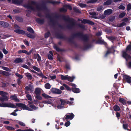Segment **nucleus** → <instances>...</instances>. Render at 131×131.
Returning <instances> with one entry per match:
<instances>
[{
  "label": "nucleus",
  "mask_w": 131,
  "mask_h": 131,
  "mask_svg": "<svg viewBox=\"0 0 131 131\" xmlns=\"http://www.w3.org/2000/svg\"><path fill=\"white\" fill-rule=\"evenodd\" d=\"M61 79L62 80H67L69 81L72 82L73 81V79L75 78V77H71L67 75L64 76L63 75H61Z\"/></svg>",
  "instance_id": "obj_5"
},
{
  "label": "nucleus",
  "mask_w": 131,
  "mask_h": 131,
  "mask_svg": "<svg viewBox=\"0 0 131 131\" xmlns=\"http://www.w3.org/2000/svg\"><path fill=\"white\" fill-rule=\"evenodd\" d=\"M0 107H9L16 108V106L13 104L10 103H0Z\"/></svg>",
  "instance_id": "obj_3"
},
{
  "label": "nucleus",
  "mask_w": 131,
  "mask_h": 131,
  "mask_svg": "<svg viewBox=\"0 0 131 131\" xmlns=\"http://www.w3.org/2000/svg\"><path fill=\"white\" fill-rule=\"evenodd\" d=\"M72 90L74 92L76 93H78L80 92L79 89L76 88H72Z\"/></svg>",
  "instance_id": "obj_17"
},
{
  "label": "nucleus",
  "mask_w": 131,
  "mask_h": 131,
  "mask_svg": "<svg viewBox=\"0 0 131 131\" xmlns=\"http://www.w3.org/2000/svg\"><path fill=\"white\" fill-rule=\"evenodd\" d=\"M32 52L31 50H30L29 52H28L26 50H19L18 51V53H25L29 55Z\"/></svg>",
  "instance_id": "obj_14"
},
{
  "label": "nucleus",
  "mask_w": 131,
  "mask_h": 131,
  "mask_svg": "<svg viewBox=\"0 0 131 131\" xmlns=\"http://www.w3.org/2000/svg\"><path fill=\"white\" fill-rule=\"evenodd\" d=\"M65 6L66 7L68 8L70 10H71L72 9L70 5L69 4L66 5Z\"/></svg>",
  "instance_id": "obj_39"
},
{
  "label": "nucleus",
  "mask_w": 131,
  "mask_h": 131,
  "mask_svg": "<svg viewBox=\"0 0 131 131\" xmlns=\"http://www.w3.org/2000/svg\"><path fill=\"white\" fill-rule=\"evenodd\" d=\"M102 34V32L100 31L96 34V35L97 36H100Z\"/></svg>",
  "instance_id": "obj_61"
},
{
  "label": "nucleus",
  "mask_w": 131,
  "mask_h": 131,
  "mask_svg": "<svg viewBox=\"0 0 131 131\" xmlns=\"http://www.w3.org/2000/svg\"><path fill=\"white\" fill-rule=\"evenodd\" d=\"M14 31L19 34H23L25 33V32L23 30L19 29L14 30Z\"/></svg>",
  "instance_id": "obj_16"
},
{
  "label": "nucleus",
  "mask_w": 131,
  "mask_h": 131,
  "mask_svg": "<svg viewBox=\"0 0 131 131\" xmlns=\"http://www.w3.org/2000/svg\"><path fill=\"white\" fill-rule=\"evenodd\" d=\"M25 74L28 79H31L32 77L30 73H25Z\"/></svg>",
  "instance_id": "obj_18"
},
{
  "label": "nucleus",
  "mask_w": 131,
  "mask_h": 131,
  "mask_svg": "<svg viewBox=\"0 0 131 131\" xmlns=\"http://www.w3.org/2000/svg\"><path fill=\"white\" fill-rule=\"evenodd\" d=\"M128 51H131V46L128 45L126 48V51H123L122 52L123 56L125 58L127 61H131V57L128 55L126 53ZM129 68H131V62H129L128 65Z\"/></svg>",
  "instance_id": "obj_1"
},
{
  "label": "nucleus",
  "mask_w": 131,
  "mask_h": 131,
  "mask_svg": "<svg viewBox=\"0 0 131 131\" xmlns=\"http://www.w3.org/2000/svg\"><path fill=\"white\" fill-rule=\"evenodd\" d=\"M24 42L28 46L29 45V43L28 41H27L26 40H24Z\"/></svg>",
  "instance_id": "obj_57"
},
{
  "label": "nucleus",
  "mask_w": 131,
  "mask_h": 131,
  "mask_svg": "<svg viewBox=\"0 0 131 131\" xmlns=\"http://www.w3.org/2000/svg\"><path fill=\"white\" fill-rule=\"evenodd\" d=\"M16 105H14L16 106V108L17 107H20L22 108L24 110H27L29 111H31L32 110L30 108L27 107L26 105L24 104L21 103H16Z\"/></svg>",
  "instance_id": "obj_4"
},
{
  "label": "nucleus",
  "mask_w": 131,
  "mask_h": 131,
  "mask_svg": "<svg viewBox=\"0 0 131 131\" xmlns=\"http://www.w3.org/2000/svg\"><path fill=\"white\" fill-rule=\"evenodd\" d=\"M42 95L43 97H44L46 99H48L51 98V97L50 96L48 95H47V94L45 93L42 94Z\"/></svg>",
  "instance_id": "obj_21"
},
{
  "label": "nucleus",
  "mask_w": 131,
  "mask_h": 131,
  "mask_svg": "<svg viewBox=\"0 0 131 131\" xmlns=\"http://www.w3.org/2000/svg\"><path fill=\"white\" fill-rule=\"evenodd\" d=\"M7 128L8 130H13L14 129V128L11 126H8Z\"/></svg>",
  "instance_id": "obj_45"
},
{
  "label": "nucleus",
  "mask_w": 131,
  "mask_h": 131,
  "mask_svg": "<svg viewBox=\"0 0 131 131\" xmlns=\"http://www.w3.org/2000/svg\"><path fill=\"white\" fill-rule=\"evenodd\" d=\"M60 101L61 102V105H63L64 103H66V101L65 100L61 99V100H60Z\"/></svg>",
  "instance_id": "obj_42"
},
{
  "label": "nucleus",
  "mask_w": 131,
  "mask_h": 131,
  "mask_svg": "<svg viewBox=\"0 0 131 131\" xmlns=\"http://www.w3.org/2000/svg\"><path fill=\"white\" fill-rule=\"evenodd\" d=\"M27 30L33 34L34 33V31L33 29L30 27H28L27 28Z\"/></svg>",
  "instance_id": "obj_23"
},
{
  "label": "nucleus",
  "mask_w": 131,
  "mask_h": 131,
  "mask_svg": "<svg viewBox=\"0 0 131 131\" xmlns=\"http://www.w3.org/2000/svg\"><path fill=\"white\" fill-rule=\"evenodd\" d=\"M33 68L34 69L38 72H39L40 71V69L34 66Z\"/></svg>",
  "instance_id": "obj_36"
},
{
  "label": "nucleus",
  "mask_w": 131,
  "mask_h": 131,
  "mask_svg": "<svg viewBox=\"0 0 131 131\" xmlns=\"http://www.w3.org/2000/svg\"><path fill=\"white\" fill-rule=\"evenodd\" d=\"M128 127V125L127 124H123V127L125 129H126Z\"/></svg>",
  "instance_id": "obj_49"
},
{
  "label": "nucleus",
  "mask_w": 131,
  "mask_h": 131,
  "mask_svg": "<svg viewBox=\"0 0 131 131\" xmlns=\"http://www.w3.org/2000/svg\"><path fill=\"white\" fill-rule=\"evenodd\" d=\"M119 101L120 102L123 104L125 103H126L125 100L123 98H120L119 100Z\"/></svg>",
  "instance_id": "obj_31"
},
{
  "label": "nucleus",
  "mask_w": 131,
  "mask_h": 131,
  "mask_svg": "<svg viewBox=\"0 0 131 131\" xmlns=\"http://www.w3.org/2000/svg\"><path fill=\"white\" fill-rule=\"evenodd\" d=\"M73 9L74 10L77 12H78L79 11V9L77 8L76 7H75L73 8Z\"/></svg>",
  "instance_id": "obj_48"
},
{
  "label": "nucleus",
  "mask_w": 131,
  "mask_h": 131,
  "mask_svg": "<svg viewBox=\"0 0 131 131\" xmlns=\"http://www.w3.org/2000/svg\"><path fill=\"white\" fill-rule=\"evenodd\" d=\"M37 60L38 62L40 61L41 60V57L39 55L37 58Z\"/></svg>",
  "instance_id": "obj_56"
},
{
  "label": "nucleus",
  "mask_w": 131,
  "mask_h": 131,
  "mask_svg": "<svg viewBox=\"0 0 131 131\" xmlns=\"http://www.w3.org/2000/svg\"><path fill=\"white\" fill-rule=\"evenodd\" d=\"M114 110L115 111H119L120 110V108L117 105H115L113 107Z\"/></svg>",
  "instance_id": "obj_24"
},
{
  "label": "nucleus",
  "mask_w": 131,
  "mask_h": 131,
  "mask_svg": "<svg viewBox=\"0 0 131 131\" xmlns=\"http://www.w3.org/2000/svg\"><path fill=\"white\" fill-rule=\"evenodd\" d=\"M66 103L69 104L70 105H71L73 103V102L67 101Z\"/></svg>",
  "instance_id": "obj_50"
},
{
  "label": "nucleus",
  "mask_w": 131,
  "mask_h": 131,
  "mask_svg": "<svg viewBox=\"0 0 131 131\" xmlns=\"http://www.w3.org/2000/svg\"><path fill=\"white\" fill-rule=\"evenodd\" d=\"M60 10L61 11L65 12L67 11V10L64 8H62Z\"/></svg>",
  "instance_id": "obj_59"
},
{
  "label": "nucleus",
  "mask_w": 131,
  "mask_h": 131,
  "mask_svg": "<svg viewBox=\"0 0 131 131\" xmlns=\"http://www.w3.org/2000/svg\"><path fill=\"white\" fill-rule=\"evenodd\" d=\"M74 115L73 113H68L65 116L66 119H72L74 117Z\"/></svg>",
  "instance_id": "obj_8"
},
{
  "label": "nucleus",
  "mask_w": 131,
  "mask_h": 131,
  "mask_svg": "<svg viewBox=\"0 0 131 131\" xmlns=\"http://www.w3.org/2000/svg\"><path fill=\"white\" fill-rule=\"evenodd\" d=\"M104 9L103 7L100 6L97 7V10L98 11H100Z\"/></svg>",
  "instance_id": "obj_33"
},
{
  "label": "nucleus",
  "mask_w": 131,
  "mask_h": 131,
  "mask_svg": "<svg viewBox=\"0 0 131 131\" xmlns=\"http://www.w3.org/2000/svg\"><path fill=\"white\" fill-rule=\"evenodd\" d=\"M8 24L3 21H0V26L1 27H6L8 26Z\"/></svg>",
  "instance_id": "obj_10"
},
{
  "label": "nucleus",
  "mask_w": 131,
  "mask_h": 131,
  "mask_svg": "<svg viewBox=\"0 0 131 131\" xmlns=\"http://www.w3.org/2000/svg\"><path fill=\"white\" fill-rule=\"evenodd\" d=\"M26 97L28 100L30 101L32 100V99L31 98V95L29 94H27L26 95Z\"/></svg>",
  "instance_id": "obj_38"
},
{
  "label": "nucleus",
  "mask_w": 131,
  "mask_h": 131,
  "mask_svg": "<svg viewBox=\"0 0 131 131\" xmlns=\"http://www.w3.org/2000/svg\"><path fill=\"white\" fill-rule=\"evenodd\" d=\"M17 122L19 125L22 126H25V124L22 122L18 121Z\"/></svg>",
  "instance_id": "obj_32"
},
{
  "label": "nucleus",
  "mask_w": 131,
  "mask_h": 131,
  "mask_svg": "<svg viewBox=\"0 0 131 131\" xmlns=\"http://www.w3.org/2000/svg\"><path fill=\"white\" fill-rule=\"evenodd\" d=\"M22 67H23L24 68H26V69H28V67L26 65H24L22 66Z\"/></svg>",
  "instance_id": "obj_62"
},
{
  "label": "nucleus",
  "mask_w": 131,
  "mask_h": 131,
  "mask_svg": "<svg viewBox=\"0 0 131 131\" xmlns=\"http://www.w3.org/2000/svg\"><path fill=\"white\" fill-rule=\"evenodd\" d=\"M41 90V89L40 88H37L36 89L35 91V93L36 95H40Z\"/></svg>",
  "instance_id": "obj_13"
},
{
  "label": "nucleus",
  "mask_w": 131,
  "mask_h": 131,
  "mask_svg": "<svg viewBox=\"0 0 131 131\" xmlns=\"http://www.w3.org/2000/svg\"><path fill=\"white\" fill-rule=\"evenodd\" d=\"M49 54L48 56V59L50 60H52L53 59L52 57L53 54L52 52L51 51H50L49 52Z\"/></svg>",
  "instance_id": "obj_19"
},
{
  "label": "nucleus",
  "mask_w": 131,
  "mask_h": 131,
  "mask_svg": "<svg viewBox=\"0 0 131 131\" xmlns=\"http://www.w3.org/2000/svg\"><path fill=\"white\" fill-rule=\"evenodd\" d=\"M25 89L27 91L30 90V91H33V87L31 84H29L28 86H26Z\"/></svg>",
  "instance_id": "obj_11"
},
{
  "label": "nucleus",
  "mask_w": 131,
  "mask_h": 131,
  "mask_svg": "<svg viewBox=\"0 0 131 131\" xmlns=\"http://www.w3.org/2000/svg\"><path fill=\"white\" fill-rule=\"evenodd\" d=\"M2 73L5 75H8V73L5 71H3Z\"/></svg>",
  "instance_id": "obj_52"
},
{
  "label": "nucleus",
  "mask_w": 131,
  "mask_h": 131,
  "mask_svg": "<svg viewBox=\"0 0 131 131\" xmlns=\"http://www.w3.org/2000/svg\"><path fill=\"white\" fill-rule=\"evenodd\" d=\"M12 2L15 4H20V3L18 0H12Z\"/></svg>",
  "instance_id": "obj_35"
},
{
  "label": "nucleus",
  "mask_w": 131,
  "mask_h": 131,
  "mask_svg": "<svg viewBox=\"0 0 131 131\" xmlns=\"http://www.w3.org/2000/svg\"><path fill=\"white\" fill-rule=\"evenodd\" d=\"M10 99L12 100L15 101L16 102H19V100L17 98L16 95L14 94L11 96L10 97Z\"/></svg>",
  "instance_id": "obj_9"
},
{
  "label": "nucleus",
  "mask_w": 131,
  "mask_h": 131,
  "mask_svg": "<svg viewBox=\"0 0 131 131\" xmlns=\"http://www.w3.org/2000/svg\"><path fill=\"white\" fill-rule=\"evenodd\" d=\"M126 24L125 22H124V21L121 23L120 24H118L117 25V26L118 27H122L123 26L125 25Z\"/></svg>",
  "instance_id": "obj_29"
},
{
  "label": "nucleus",
  "mask_w": 131,
  "mask_h": 131,
  "mask_svg": "<svg viewBox=\"0 0 131 131\" xmlns=\"http://www.w3.org/2000/svg\"><path fill=\"white\" fill-rule=\"evenodd\" d=\"M130 20V19L129 18H126L124 19L123 21H124V22H125L126 23L127 22H128L129 20Z\"/></svg>",
  "instance_id": "obj_43"
},
{
  "label": "nucleus",
  "mask_w": 131,
  "mask_h": 131,
  "mask_svg": "<svg viewBox=\"0 0 131 131\" xmlns=\"http://www.w3.org/2000/svg\"><path fill=\"white\" fill-rule=\"evenodd\" d=\"M112 10L111 9H108L105 11L104 14L105 15H109L112 13Z\"/></svg>",
  "instance_id": "obj_12"
},
{
  "label": "nucleus",
  "mask_w": 131,
  "mask_h": 131,
  "mask_svg": "<svg viewBox=\"0 0 131 131\" xmlns=\"http://www.w3.org/2000/svg\"><path fill=\"white\" fill-rule=\"evenodd\" d=\"M24 131H34L33 130L31 129H29L24 130Z\"/></svg>",
  "instance_id": "obj_64"
},
{
  "label": "nucleus",
  "mask_w": 131,
  "mask_h": 131,
  "mask_svg": "<svg viewBox=\"0 0 131 131\" xmlns=\"http://www.w3.org/2000/svg\"><path fill=\"white\" fill-rule=\"evenodd\" d=\"M27 35L28 37L31 38H34L35 37V35H32L30 34H27Z\"/></svg>",
  "instance_id": "obj_27"
},
{
  "label": "nucleus",
  "mask_w": 131,
  "mask_h": 131,
  "mask_svg": "<svg viewBox=\"0 0 131 131\" xmlns=\"http://www.w3.org/2000/svg\"><path fill=\"white\" fill-rule=\"evenodd\" d=\"M127 10H129L131 9V5L130 4H128L127 6Z\"/></svg>",
  "instance_id": "obj_47"
},
{
  "label": "nucleus",
  "mask_w": 131,
  "mask_h": 131,
  "mask_svg": "<svg viewBox=\"0 0 131 131\" xmlns=\"http://www.w3.org/2000/svg\"><path fill=\"white\" fill-rule=\"evenodd\" d=\"M81 22L82 23L84 24L86 23H88L91 24V25H93V23L91 21L89 20H86L85 19H84L83 20H81Z\"/></svg>",
  "instance_id": "obj_15"
},
{
  "label": "nucleus",
  "mask_w": 131,
  "mask_h": 131,
  "mask_svg": "<svg viewBox=\"0 0 131 131\" xmlns=\"http://www.w3.org/2000/svg\"><path fill=\"white\" fill-rule=\"evenodd\" d=\"M49 77L52 80H53L56 79V77L55 75H50L49 76Z\"/></svg>",
  "instance_id": "obj_44"
},
{
  "label": "nucleus",
  "mask_w": 131,
  "mask_h": 131,
  "mask_svg": "<svg viewBox=\"0 0 131 131\" xmlns=\"http://www.w3.org/2000/svg\"><path fill=\"white\" fill-rule=\"evenodd\" d=\"M0 95L2 96L0 97V100L2 102L7 101L8 100V93L3 91H0Z\"/></svg>",
  "instance_id": "obj_2"
},
{
  "label": "nucleus",
  "mask_w": 131,
  "mask_h": 131,
  "mask_svg": "<svg viewBox=\"0 0 131 131\" xmlns=\"http://www.w3.org/2000/svg\"><path fill=\"white\" fill-rule=\"evenodd\" d=\"M22 61V59L20 58H18L16 59L15 61L14 62L15 63H18L21 62Z\"/></svg>",
  "instance_id": "obj_22"
},
{
  "label": "nucleus",
  "mask_w": 131,
  "mask_h": 131,
  "mask_svg": "<svg viewBox=\"0 0 131 131\" xmlns=\"http://www.w3.org/2000/svg\"><path fill=\"white\" fill-rule=\"evenodd\" d=\"M39 95H36L35 97L37 99L39 100H41L42 99V98Z\"/></svg>",
  "instance_id": "obj_40"
},
{
  "label": "nucleus",
  "mask_w": 131,
  "mask_h": 131,
  "mask_svg": "<svg viewBox=\"0 0 131 131\" xmlns=\"http://www.w3.org/2000/svg\"><path fill=\"white\" fill-rule=\"evenodd\" d=\"M51 92L53 93L57 94H60L61 93V91L59 89L53 88L51 89Z\"/></svg>",
  "instance_id": "obj_6"
},
{
  "label": "nucleus",
  "mask_w": 131,
  "mask_h": 131,
  "mask_svg": "<svg viewBox=\"0 0 131 131\" xmlns=\"http://www.w3.org/2000/svg\"><path fill=\"white\" fill-rule=\"evenodd\" d=\"M39 54H35L34 55V57L35 58V59H36L38 56H39Z\"/></svg>",
  "instance_id": "obj_58"
},
{
  "label": "nucleus",
  "mask_w": 131,
  "mask_h": 131,
  "mask_svg": "<svg viewBox=\"0 0 131 131\" xmlns=\"http://www.w3.org/2000/svg\"><path fill=\"white\" fill-rule=\"evenodd\" d=\"M3 51L4 53L5 54H7L8 53V52L5 49H3Z\"/></svg>",
  "instance_id": "obj_53"
},
{
  "label": "nucleus",
  "mask_w": 131,
  "mask_h": 131,
  "mask_svg": "<svg viewBox=\"0 0 131 131\" xmlns=\"http://www.w3.org/2000/svg\"><path fill=\"white\" fill-rule=\"evenodd\" d=\"M11 115H12L14 116H16L17 115V114L14 111L10 113Z\"/></svg>",
  "instance_id": "obj_55"
},
{
  "label": "nucleus",
  "mask_w": 131,
  "mask_h": 131,
  "mask_svg": "<svg viewBox=\"0 0 131 131\" xmlns=\"http://www.w3.org/2000/svg\"><path fill=\"white\" fill-rule=\"evenodd\" d=\"M97 1V0H93L87 2V3H93L96 2Z\"/></svg>",
  "instance_id": "obj_51"
},
{
  "label": "nucleus",
  "mask_w": 131,
  "mask_h": 131,
  "mask_svg": "<svg viewBox=\"0 0 131 131\" xmlns=\"http://www.w3.org/2000/svg\"><path fill=\"white\" fill-rule=\"evenodd\" d=\"M65 88H66V89L69 90H71V89L67 85L65 87Z\"/></svg>",
  "instance_id": "obj_63"
},
{
  "label": "nucleus",
  "mask_w": 131,
  "mask_h": 131,
  "mask_svg": "<svg viewBox=\"0 0 131 131\" xmlns=\"http://www.w3.org/2000/svg\"><path fill=\"white\" fill-rule=\"evenodd\" d=\"M54 48L57 51H59L60 50L58 48L56 45L54 46Z\"/></svg>",
  "instance_id": "obj_54"
},
{
  "label": "nucleus",
  "mask_w": 131,
  "mask_h": 131,
  "mask_svg": "<svg viewBox=\"0 0 131 131\" xmlns=\"http://www.w3.org/2000/svg\"><path fill=\"white\" fill-rule=\"evenodd\" d=\"M123 78L124 80L128 83H131V77L127 75L123 76Z\"/></svg>",
  "instance_id": "obj_7"
},
{
  "label": "nucleus",
  "mask_w": 131,
  "mask_h": 131,
  "mask_svg": "<svg viewBox=\"0 0 131 131\" xmlns=\"http://www.w3.org/2000/svg\"><path fill=\"white\" fill-rule=\"evenodd\" d=\"M126 13L125 12H123L120 14L119 16V18H122L124 17L126 15Z\"/></svg>",
  "instance_id": "obj_25"
},
{
  "label": "nucleus",
  "mask_w": 131,
  "mask_h": 131,
  "mask_svg": "<svg viewBox=\"0 0 131 131\" xmlns=\"http://www.w3.org/2000/svg\"><path fill=\"white\" fill-rule=\"evenodd\" d=\"M43 103L44 104H51L52 106H54V105L53 104V103H51L49 101H43Z\"/></svg>",
  "instance_id": "obj_26"
},
{
  "label": "nucleus",
  "mask_w": 131,
  "mask_h": 131,
  "mask_svg": "<svg viewBox=\"0 0 131 131\" xmlns=\"http://www.w3.org/2000/svg\"><path fill=\"white\" fill-rule=\"evenodd\" d=\"M111 0H108L104 3V5H108L110 4H111Z\"/></svg>",
  "instance_id": "obj_20"
},
{
  "label": "nucleus",
  "mask_w": 131,
  "mask_h": 131,
  "mask_svg": "<svg viewBox=\"0 0 131 131\" xmlns=\"http://www.w3.org/2000/svg\"><path fill=\"white\" fill-rule=\"evenodd\" d=\"M79 6L81 7H84L86 6V5L84 4L80 3L79 4Z\"/></svg>",
  "instance_id": "obj_37"
},
{
  "label": "nucleus",
  "mask_w": 131,
  "mask_h": 131,
  "mask_svg": "<svg viewBox=\"0 0 131 131\" xmlns=\"http://www.w3.org/2000/svg\"><path fill=\"white\" fill-rule=\"evenodd\" d=\"M15 75L17 76L20 79L23 78V76L22 75L19 74L18 73H16Z\"/></svg>",
  "instance_id": "obj_41"
},
{
  "label": "nucleus",
  "mask_w": 131,
  "mask_h": 131,
  "mask_svg": "<svg viewBox=\"0 0 131 131\" xmlns=\"http://www.w3.org/2000/svg\"><path fill=\"white\" fill-rule=\"evenodd\" d=\"M45 88L47 89H49L51 87V85L49 83H47L45 84Z\"/></svg>",
  "instance_id": "obj_28"
},
{
  "label": "nucleus",
  "mask_w": 131,
  "mask_h": 131,
  "mask_svg": "<svg viewBox=\"0 0 131 131\" xmlns=\"http://www.w3.org/2000/svg\"><path fill=\"white\" fill-rule=\"evenodd\" d=\"M29 106L31 108V109L32 110V111L33 110H36L38 108V107H36L35 106L32 105H30Z\"/></svg>",
  "instance_id": "obj_30"
},
{
  "label": "nucleus",
  "mask_w": 131,
  "mask_h": 131,
  "mask_svg": "<svg viewBox=\"0 0 131 131\" xmlns=\"http://www.w3.org/2000/svg\"><path fill=\"white\" fill-rule=\"evenodd\" d=\"M70 122L69 121H68L65 123V125L66 127H68L70 125Z\"/></svg>",
  "instance_id": "obj_46"
},
{
  "label": "nucleus",
  "mask_w": 131,
  "mask_h": 131,
  "mask_svg": "<svg viewBox=\"0 0 131 131\" xmlns=\"http://www.w3.org/2000/svg\"><path fill=\"white\" fill-rule=\"evenodd\" d=\"M118 8L119 9L124 10L125 8V7L123 5H121L118 7Z\"/></svg>",
  "instance_id": "obj_34"
},
{
  "label": "nucleus",
  "mask_w": 131,
  "mask_h": 131,
  "mask_svg": "<svg viewBox=\"0 0 131 131\" xmlns=\"http://www.w3.org/2000/svg\"><path fill=\"white\" fill-rule=\"evenodd\" d=\"M2 68L3 69L6 71H8V70L9 69L8 68L4 67H3Z\"/></svg>",
  "instance_id": "obj_60"
}]
</instances>
